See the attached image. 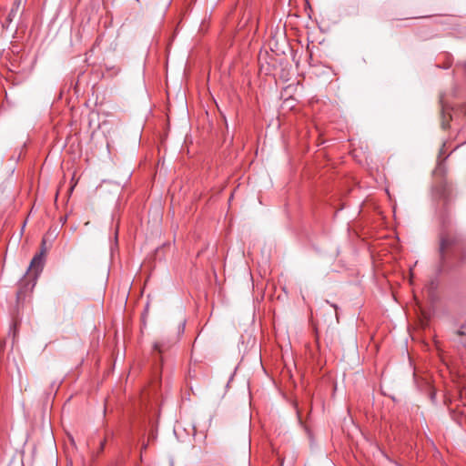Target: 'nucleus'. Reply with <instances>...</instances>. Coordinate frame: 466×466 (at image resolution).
I'll return each instance as SVG.
<instances>
[{
	"label": "nucleus",
	"mask_w": 466,
	"mask_h": 466,
	"mask_svg": "<svg viewBox=\"0 0 466 466\" xmlns=\"http://www.w3.org/2000/svg\"><path fill=\"white\" fill-rule=\"evenodd\" d=\"M451 245L448 238H442L441 241V253L443 255L445 250Z\"/></svg>",
	"instance_id": "4"
},
{
	"label": "nucleus",
	"mask_w": 466,
	"mask_h": 466,
	"mask_svg": "<svg viewBox=\"0 0 466 466\" xmlns=\"http://www.w3.org/2000/svg\"><path fill=\"white\" fill-rule=\"evenodd\" d=\"M437 287H438L437 280H431V282L426 286V289L429 292V296H431V297L433 296L434 290L437 289Z\"/></svg>",
	"instance_id": "3"
},
{
	"label": "nucleus",
	"mask_w": 466,
	"mask_h": 466,
	"mask_svg": "<svg viewBox=\"0 0 466 466\" xmlns=\"http://www.w3.org/2000/svg\"><path fill=\"white\" fill-rule=\"evenodd\" d=\"M175 342V339L162 338L160 340H157L154 343L153 349L157 353L162 354L167 351Z\"/></svg>",
	"instance_id": "2"
},
{
	"label": "nucleus",
	"mask_w": 466,
	"mask_h": 466,
	"mask_svg": "<svg viewBox=\"0 0 466 466\" xmlns=\"http://www.w3.org/2000/svg\"><path fill=\"white\" fill-rule=\"evenodd\" d=\"M104 445H105V441H102V442H101V445H100V450H101V451L104 449Z\"/></svg>",
	"instance_id": "5"
},
{
	"label": "nucleus",
	"mask_w": 466,
	"mask_h": 466,
	"mask_svg": "<svg viewBox=\"0 0 466 466\" xmlns=\"http://www.w3.org/2000/svg\"><path fill=\"white\" fill-rule=\"evenodd\" d=\"M45 252V249L42 248V250L38 254H35L31 260L29 270H32L36 276L43 269Z\"/></svg>",
	"instance_id": "1"
}]
</instances>
